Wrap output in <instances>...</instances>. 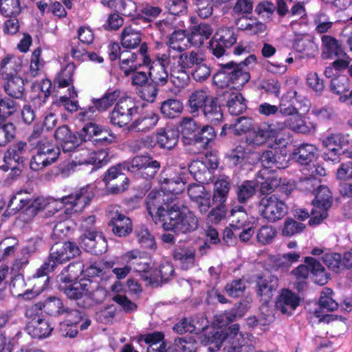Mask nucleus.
<instances>
[{
	"mask_svg": "<svg viewBox=\"0 0 352 352\" xmlns=\"http://www.w3.org/2000/svg\"><path fill=\"white\" fill-rule=\"evenodd\" d=\"M186 175V166L162 171L159 179L162 190H151L145 199L146 210L153 220H164L166 217L169 220H194V212L176 197L184 190Z\"/></svg>",
	"mask_w": 352,
	"mask_h": 352,
	"instance_id": "f257e3e1",
	"label": "nucleus"
},
{
	"mask_svg": "<svg viewBox=\"0 0 352 352\" xmlns=\"http://www.w3.org/2000/svg\"><path fill=\"white\" fill-rule=\"evenodd\" d=\"M242 311H226L214 316L213 327L207 331L201 342L210 345V351L219 350L223 344H225L224 352H243L248 346L240 342L243 340L242 335L239 333V324H234L228 328L226 326L234 321L236 316H242Z\"/></svg>",
	"mask_w": 352,
	"mask_h": 352,
	"instance_id": "f03ea898",
	"label": "nucleus"
},
{
	"mask_svg": "<svg viewBox=\"0 0 352 352\" xmlns=\"http://www.w3.org/2000/svg\"><path fill=\"white\" fill-rule=\"evenodd\" d=\"M94 197V188L90 185L82 186L75 190L67 196L57 201L51 198H45V218L50 217L63 206L64 213L71 217L79 213L90 204Z\"/></svg>",
	"mask_w": 352,
	"mask_h": 352,
	"instance_id": "7ed1b4c3",
	"label": "nucleus"
},
{
	"mask_svg": "<svg viewBox=\"0 0 352 352\" xmlns=\"http://www.w3.org/2000/svg\"><path fill=\"white\" fill-rule=\"evenodd\" d=\"M187 108L191 114L201 111L205 119L212 124L223 121V115L219 98L210 95L207 89H197L189 96Z\"/></svg>",
	"mask_w": 352,
	"mask_h": 352,
	"instance_id": "20e7f679",
	"label": "nucleus"
},
{
	"mask_svg": "<svg viewBox=\"0 0 352 352\" xmlns=\"http://www.w3.org/2000/svg\"><path fill=\"white\" fill-rule=\"evenodd\" d=\"M219 67L212 77L214 84L218 87L240 89L250 79V73L240 69V65L234 61L220 64Z\"/></svg>",
	"mask_w": 352,
	"mask_h": 352,
	"instance_id": "39448f33",
	"label": "nucleus"
},
{
	"mask_svg": "<svg viewBox=\"0 0 352 352\" xmlns=\"http://www.w3.org/2000/svg\"><path fill=\"white\" fill-rule=\"evenodd\" d=\"M140 102L135 98H120L109 113L110 123L120 128L131 123L133 117L138 113Z\"/></svg>",
	"mask_w": 352,
	"mask_h": 352,
	"instance_id": "423d86ee",
	"label": "nucleus"
},
{
	"mask_svg": "<svg viewBox=\"0 0 352 352\" xmlns=\"http://www.w3.org/2000/svg\"><path fill=\"white\" fill-rule=\"evenodd\" d=\"M71 152H72L71 155L72 161L69 166L72 169L78 165H91L92 172L107 165L109 161V153L104 149L90 152L87 148L76 147Z\"/></svg>",
	"mask_w": 352,
	"mask_h": 352,
	"instance_id": "0eeeda50",
	"label": "nucleus"
},
{
	"mask_svg": "<svg viewBox=\"0 0 352 352\" xmlns=\"http://www.w3.org/2000/svg\"><path fill=\"white\" fill-rule=\"evenodd\" d=\"M230 186V178L227 176H221L214 182L212 203L215 207L208 214L209 220H222L225 217V202L227 200Z\"/></svg>",
	"mask_w": 352,
	"mask_h": 352,
	"instance_id": "6e6552de",
	"label": "nucleus"
},
{
	"mask_svg": "<svg viewBox=\"0 0 352 352\" xmlns=\"http://www.w3.org/2000/svg\"><path fill=\"white\" fill-rule=\"evenodd\" d=\"M118 163L109 167L104 173L102 181L105 186L107 195H119L129 187V179L122 173L124 167Z\"/></svg>",
	"mask_w": 352,
	"mask_h": 352,
	"instance_id": "1a4fd4ad",
	"label": "nucleus"
},
{
	"mask_svg": "<svg viewBox=\"0 0 352 352\" xmlns=\"http://www.w3.org/2000/svg\"><path fill=\"white\" fill-rule=\"evenodd\" d=\"M258 212L266 220H281L287 212V206L272 195L261 200Z\"/></svg>",
	"mask_w": 352,
	"mask_h": 352,
	"instance_id": "9d476101",
	"label": "nucleus"
},
{
	"mask_svg": "<svg viewBox=\"0 0 352 352\" xmlns=\"http://www.w3.org/2000/svg\"><path fill=\"white\" fill-rule=\"evenodd\" d=\"M276 133V130L272 124L263 122L252 128H247L245 140L250 146H258L275 137Z\"/></svg>",
	"mask_w": 352,
	"mask_h": 352,
	"instance_id": "9b49d317",
	"label": "nucleus"
},
{
	"mask_svg": "<svg viewBox=\"0 0 352 352\" xmlns=\"http://www.w3.org/2000/svg\"><path fill=\"white\" fill-rule=\"evenodd\" d=\"M25 142H19L12 148H9L3 157L5 164L1 165L0 168L4 171L11 169L12 173L16 175H19L21 174V170L17 168V165L23 162V155L25 151Z\"/></svg>",
	"mask_w": 352,
	"mask_h": 352,
	"instance_id": "f8f14e48",
	"label": "nucleus"
},
{
	"mask_svg": "<svg viewBox=\"0 0 352 352\" xmlns=\"http://www.w3.org/2000/svg\"><path fill=\"white\" fill-rule=\"evenodd\" d=\"M321 57L323 59H333L346 56L342 42L336 37L324 34L321 36Z\"/></svg>",
	"mask_w": 352,
	"mask_h": 352,
	"instance_id": "ddd939ff",
	"label": "nucleus"
},
{
	"mask_svg": "<svg viewBox=\"0 0 352 352\" xmlns=\"http://www.w3.org/2000/svg\"><path fill=\"white\" fill-rule=\"evenodd\" d=\"M160 120V116L153 110H146L140 113L131 122L129 129L136 131L147 132L155 127Z\"/></svg>",
	"mask_w": 352,
	"mask_h": 352,
	"instance_id": "4468645a",
	"label": "nucleus"
},
{
	"mask_svg": "<svg viewBox=\"0 0 352 352\" xmlns=\"http://www.w3.org/2000/svg\"><path fill=\"white\" fill-rule=\"evenodd\" d=\"M80 249L72 242L56 243L50 250V258L54 263H63L78 255Z\"/></svg>",
	"mask_w": 352,
	"mask_h": 352,
	"instance_id": "2eb2a0df",
	"label": "nucleus"
},
{
	"mask_svg": "<svg viewBox=\"0 0 352 352\" xmlns=\"http://www.w3.org/2000/svg\"><path fill=\"white\" fill-rule=\"evenodd\" d=\"M332 290L329 288L325 287L321 292L319 305L320 310H316L315 311V315L317 318H320V322H324L327 323L330 322L331 321H333L335 319V316L333 314H324L322 315V311H332L336 310L338 305V303L331 298Z\"/></svg>",
	"mask_w": 352,
	"mask_h": 352,
	"instance_id": "dca6fc26",
	"label": "nucleus"
},
{
	"mask_svg": "<svg viewBox=\"0 0 352 352\" xmlns=\"http://www.w3.org/2000/svg\"><path fill=\"white\" fill-rule=\"evenodd\" d=\"M155 135L157 138V145L160 148L172 150L178 144L179 132L177 129L166 125L159 128Z\"/></svg>",
	"mask_w": 352,
	"mask_h": 352,
	"instance_id": "f3484780",
	"label": "nucleus"
},
{
	"mask_svg": "<svg viewBox=\"0 0 352 352\" xmlns=\"http://www.w3.org/2000/svg\"><path fill=\"white\" fill-rule=\"evenodd\" d=\"M54 137L57 144L61 145L63 151L71 152L78 147L76 134L72 133L70 129L67 125L59 126L54 132Z\"/></svg>",
	"mask_w": 352,
	"mask_h": 352,
	"instance_id": "a211bd4d",
	"label": "nucleus"
},
{
	"mask_svg": "<svg viewBox=\"0 0 352 352\" xmlns=\"http://www.w3.org/2000/svg\"><path fill=\"white\" fill-rule=\"evenodd\" d=\"M299 305V298L289 289H283L276 302V308L283 314H292Z\"/></svg>",
	"mask_w": 352,
	"mask_h": 352,
	"instance_id": "6ab92c4d",
	"label": "nucleus"
},
{
	"mask_svg": "<svg viewBox=\"0 0 352 352\" xmlns=\"http://www.w3.org/2000/svg\"><path fill=\"white\" fill-rule=\"evenodd\" d=\"M294 48L301 54L302 58H314L318 54V47L315 43L313 37L309 35H304L295 40Z\"/></svg>",
	"mask_w": 352,
	"mask_h": 352,
	"instance_id": "aec40b11",
	"label": "nucleus"
},
{
	"mask_svg": "<svg viewBox=\"0 0 352 352\" xmlns=\"http://www.w3.org/2000/svg\"><path fill=\"white\" fill-rule=\"evenodd\" d=\"M120 45L127 52L140 47L142 42V34L140 31H137L131 26H126L120 35Z\"/></svg>",
	"mask_w": 352,
	"mask_h": 352,
	"instance_id": "412c9836",
	"label": "nucleus"
},
{
	"mask_svg": "<svg viewBox=\"0 0 352 352\" xmlns=\"http://www.w3.org/2000/svg\"><path fill=\"white\" fill-rule=\"evenodd\" d=\"M216 138V132L214 127L211 125H204L200 131L194 134L193 138L190 139L188 142L190 144L198 145L199 151L206 149L209 144L214 140Z\"/></svg>",
	"mask_w": 352,
	"mask_h": 352,
	"instance_id": "4be33fe9",
	"label": "nucleus"
},
{
	"mask_svg": "<svg viewBox=\"0 0 352 352\" xmlns=\"http://www.w3.org/2000/svg\"><path fill=\"white\" fill-rule=\"evenodd\" d=\"M316 152L317 148L314 144L303 143L294 150L293 159L301 165H309L316 159Z\"/></svg>",
	"mask_w": 352,
	"mask_h": 352,
	"instance_id": "5701e85b",
	"label": "nucleus"
},
{
	"mask_svg": "<svg viewBox=\"0 0 352 352\" xmlns=\"http://www.w3.org/2000/svg\"><path fill=\"white\" fill-rule=\"evenodd\" d=\"M278 285V278L274 275L259 277L257 280V294L267 302Z\"/></svg>",
	"mask_w": 352,
	"mask_h": 352,
	"instance_id": "b1692460",
	"label": "nucleus"
},
{
	"mask_svg": "<svg viewBox=\"0 0 352 352\" xmlns=\"http://www.w3.org/2000/svg\"><path fill=\"white\" fill-rule=\"evenodd\" d=\"M195 250L189 246H177L173 252V257L179 262L180 267L187 270L192 268L195 261Z\"/></svg>",
	"mask_w": 352,
	"mask_h": 352,
	"instance_id": "393cba45",
	"label": "nucleus"
},
{
	"mask_svg": "<svg viewBox=\"0 0 352 352\" xmlns=\"http://www.w3.org/2000/svg\"><path fill=\"white\" fill-rule=\"evenodd\" d=\"M43 307L42 302H38L26 311V315L32 318V322L28 326L30 333H32L33 337L38 338H41L44 335L42 332V329L37 327L43 322Z\"/></svg>",
	"mask_w": 352,
	"mask_h": 352,
	"instance_id": "a878e982",
	"label": "nucleus"
},
{
	"mask_svg": "<svg viewBox=\"0 0 352 352\" xmlns=\"http://www.w3.org/2000/svg\"><path fill=\"white\" fill-rule=\"evenodd\" d=\"M122 258L137 272H146L148 269V257L144 252L133 250L124 254Z\"/></svg>",
	"mask_w": 352,
	"mask_h": 352,
	"instance_id": "bb28decb",
	"label": "nucleus"
},
{
	"mask_svg": "<svg viewBox=\"0 0 352 352\" xmlns=\"http://www.w3.org/2000/svg\"><path fill=\"white\" fill-rule=\"evenodd\" d=\"M87 287L88 288L87 298L86 300H82V307H89L94 303L99 304L104 301L106 298L107 292L98 283L89 280Z\"/></svg>",
	"mask_w": 352,
	"mask_h": 352,
	"instance_id": "cd10ccee",
	"label": "nucleus"
},
{
	"mask_svg": "<svg viewBox=\"0 0 352 352\" xmlns=\"http://www.w3.org/2000/svg\"><path fill=\"white\" fill-rule=\"evenodd\" d=\"M281 158L285 157L280 153L266 150L262 153L260 160L266 168L283 169L287 166L288 161L285 159L281 161Z\"/></svg>",
	"mask_w": 352,
	"mask_h": 352,
	"instance_id": "c85d7f7f",
	"label": "nucleus"
},
{
	"mask_svg": "<svg viewBox=\"0 0 352 352\" xmlns=\"http://www.w3.org/2000/svg\"><path fill=\"white\" fill-rule=\"evenodd\" d=\"M183 109V103L176 98H168L162 102L160 107V113L167 119H174L179 117Z\"/></svg>",
	"mask_w": 352,
	"mask_h": 352,
	"instance_id": "c756f323",
	"label": "nucleus"
},
{
	"mask_svg": "<svg viewBox=\"0 0 352 352\" xmlns=\"http://www.w3.org/2000/svg\"><path fill=\"white\" fill-rule=\"evenodd\" d=\"M187 173L192 175L195 180L199 183L207 182L211 177V172L208 164L200 160H194L189 165Z\"/></svg>",
	"mask_w": 352,
	"mask_h": 352,
	"instance_id": "7c9ffc66",
	"label": "nucleus"
},
{
	"mask_svg": "<svg viewBox=\"0 0 352 352\" xmlns=\"http://www.w3.org/2000/svg\"><path fill=\"white\" fill-rule=\"evenodd\" d=\"M120 89H108L100 98H92L91 102H95L98 108V112L104 111L111 107L120 97Z\"/></svg>",
	"mask_w": 352,
	"mask_h": 352,
	"instance_id": "2f4dec72",
	"label": "nucleus"
},
{
	"mask_svg": "<svg viewBox=\"0 0 352 352\" xmlns=\"http://www.w3.org/2000/svg\"><path fill=\"white\" fill-rule=\"evenodd\" d=\"M21 60L14 56H7L0 64V73L4 78H12L21 69Z\"/></svg>",
	"mask_w": 352,
	"mask_h": 352,
	"instance_id": "473e14b6",
	"label": "nucleus"
},
{
	"mask_svg": "<svg viewBox=\"0 0 352 352\" xmlns=\"http://www.w3.org/2000/svg\"><path fill=\"white\" fill-rule=\"evenodd\" d=\"M74 68V65L72 64L67 65L62 69L53 80V89L65 88L72 85Z\"/></svg>",
	"mask_w": 352,
	"mask_h": 352,
	"instance_id": "72a5a7b5",
	"label": "nucleus"
},
{
	"mask_svg": "<svg viewBox=\"0 0 352 352\" xmlns=\"http://www.w3.org/2000/svg\"><path fill=\"white\" fill-rule=\"evenodd\" d=\"M99 241L105 243L104 239L101 234L91 229L86 230L81 237L82 245L85 246L86 250L95 254L102 253V252L101 250H97L96 248V243Z\"/></svg>",
	"mask_w": 352,
	"mask_h": 352,
	"instance_id": "f704fd0d",
	"label": "nucleus"
},
{
	"mask_svg": "<svg viewBox=\"0 0 352 352\" xmlns=\"http://www.w3.org/2000/svg\"><path fill=\"white\" fill-rule=\"evenodd\" d=\"M89 279H83L80 282L74 283L71 287H68L65 289L67 296L76 300H81L79 305L82 304V300H86L87 294V287Z\"/></svg>",
	"mask_w": 352,
	"mask_h": 352,
	"instance_id": "c9c22d12",
	"label": "nucleus"
},
{
	"mask_svg": "<svg viewBox=\"0 0 352 352\" xmlns=\"http://www.w3.org/2000/svg\"><path fill=\"white\" fill-rule=\"evenodd\" d=\"M138 55L135 52H129L124 53L119 58V67L125 77H129L135 69H138L141 65H138L136 60Z\"/></svg>",
	"mask_w": 352,
	"mask_h": 352,
	"instance_id": "e433bc0d",
	"label": "nucleus"
},
{
	"mask_svg": "<svg viewBox=\"0 0 352 352\" xmlns=\"http://www.w3.org/2000/svg\"><path fill=\"white\" fill-rule=\"evenodd\" d=\"M206 326L204 320H202L200 322L190 318H184L174 326V330L180 334L186 332L198 333L204 330Z\"/></svg>",
	"mask_w": 352,
	"mask_h": 352,
	"instance_id": "4c0bfd02",
	"label": "nucleus"
},
{
	"mask_svg": "<svg viewBox=\"0 0 352 352\" xmlns=\"http://www.w3.org/2000/svg\"><path fill=\"white\" fill-rule=\"evenodd\" d=\"M148 155H136L130 161L122 162L124 170L131 173L135 177L140 178L142 171L145 168L144 166Z\"/></svg>",
	"mask_w": 352,
	"mask_h": 352,
	"instance_id": "58836bf2",
	"label": "nucleus"
},
{
	"mask_svg": "<svg viewBox=\"0 0 352 352\" xmlns=\"http://www.w3.org/2000/svg\"><path fill=\"white\" fill-rule=\"evenodd\" d=\"M250 153L245 146L237 145L227 154V158L234 166H243L248 162Z\"/></svg>",
	"mask_w": 352,
	"mask_h": 352,
	"instance_id": "ea45409f",
	"label": "nucleus"
},
{
	"mask_svg": "<svg viewBox=\"0 0 352 352\" xmlns=\"http://www.w3.org/2000/svg\"><path fill=\"white\" fill-rule=\"evenodd\" d=\"M229 113L232 116H239L247 109L246 100L241 93H232L227 102Z\"/></svg>",
	"mask_w": 352,
	"mask_h": 352,
	"instance_id": "a19ab883",
	"label": "nucleus"
},
{
	"mask_svg": "<svg viewBox=\"0 0 352 352\" xmlns=\"http://www.w3.org/2000/svg\"><path fill=\"white\" fill-rule=\"evenodd\" d=\"M347 136L340 133H331L322 140V145L327 150L341 151L344 146L348 144Z\"/></svg>",
	"mask_w": 352,
	"mask_h": 352,
	"instance_id": "79ce46f5",
	"label": "nucleus"
},
{
	"mask_svg": "<svg viewBox=\"0 0 352 352\" xmlns=\"http://www.w3.org/2000/svg\"><path fill=\"white\" fill-rule=\"evenodd\" d=\"M305 263L307 264L309 271L313 274L314 281L320 285L327 283L328 276L324 272V267L320 263L312 257H307Z\"/></svg>",
	"mask_w": 352,
	"mask_h": 352,
	"instance_id": "37998d69",
	"label": "nucleus"
},
{
	"mask_svg": "<svg viewBox=\"0 0 352 352\" xmlns=\"http://www.w3.org/2000/svg\"><path fill=\"white\" fill-rule=\"evenodd\" d=\"M84 272V265L82 263L69 264L58 275V278L63 283H70L76 280Z\"/></svg>",
	"mask_w": 352,
	"mask_h": 352,
	"instance_id": "c03bdc74",
	"label": "nucleus"
},
{
	"mask_svg": "<svg viewBox=\"0 0 352 352\" xmlns=\"http://www.w3.org/2000/svg\"><path fill=\"white\" fill-rule=\"evenodd\" d=\"M258 184L253 180H245L237 186L236 196L239 203H246L256 192Z\"/></svg>",
	"mask_w": 352,
	"mask_h": 352,
	"instance_id": "a18cd8bd",
	"label": "nucleus"
},
{
	"mask_svg": "<svg viewBox=\"0 0 352 352\" xmlns=\"http://www.w3.org/2000/svg\"><path fill=\"white\" fill-rule=\"evenodd\" d=\"M102 131L101 127L96 124V123L93 122H87L79 132L76 133L78 147L83 142L89 141L94 136L100 135Z\"/></svg>",
	"mask_w": 352,
	"mask_h": 352,
	"instance_id": "49530a36",
	"label": "nucleus"
},
{
	"mask_svg": "<svg viewBox=\"0 0 352 352\" xmlns=\"http://www.w3.org/2000/svg\"><path fill=\"white\" fill-rule=\"evenodd\" d=\"M159 86L151 80L139 89H137L136 93L142 100L149 103H153L160 91Z\"/></svg>",
	"mask_w": 352,
	"mask_h": 352,
	"instance_id": "de8ad7c7",
	"label": "nucleus"
},
{
	"mask_svg": "<svg viewBox=\"0 0 352 352\" xmlns=\"http://www.w3.org/2000/svg\"><path fill=\"white\" fill-rule=\"evenodd\" d=\"M197 221H164L162 224L165 230H171L175 234L186 233L197 228Z\"/></svg>",
	"mask_w": 352,
	"mask_h": 352,
	"instance_id": "09e8293b",
	"label": "nucleus"
},
{
	"mask_svg": "<svg viewBox=\"0 0 352 352\" xmlns=\"http://www.w3.org/2000/svg\"><path fill=\"white\" fill-rule=\"evenodd\" d=\"M6 79L7 80V82L4 86V89L7 94L16 98H21L24 91L23 79L19 76Z\"/></svg>",
	"mask_w": 352,
	"mask_h": 352,
	"instance_id": "8fccbe9b",
	"label": "nucleus"
},
{
	"mask_svg": "<svg viewBox=\"0 0 352 352\" xmlns=\"http://www.w3.org/2000/svg\"><path fill=\"white\" fill-rule=\"evenodd\" d=\"M31 200L32 196L30 192L26 190H20L11 198L8 208L16 212L28 206Z\"/></svg>",
	"mask_w": 352,
	"mask_h": 352,
	"instance_id": "3c124183",
	"label": "nucleus"
},
{
	"mask_svg": "<svg viewBox=\"0 0 352 352\" xmlns=\"http://www.w3.org/2000/svg\"><path fill=\"white\" fill-rule=\"evenodd\" d=\"M214 36L228 49L236 43L238 38V35L233 28H221L215 32Z\"/></svg>",
	"mask_w": 352,
	"mask_h": 352,
	"instance_id": "603ef678",
	"label": "nucleus"
},
{
	"mask_svg": "<svg viewBox=\"0 0 352 352\" xmlns=\"http://www.w3.org/2000/svg\"><path fill=\"white\" fill-rule=\"evenodd\" d=\"M161 12L162 9L159 6H152L147 4L135 15L133 20H136V23H138V21H142L146 23H150L156 19Z\"/></svg>",
	"mask_w": 352,
	"mask_h": 352,
	"instance_id": "864d4df0",
	"label": "nucleus"
},
{
	"mask_svg": "<svg viewBox=\"0 0 352 352\" xmlns=\"http://www.w3.org/2000/svg\"><path fill=\"white\" fill-rule=\"evenodd\" d=\"M349 78L344 75H340L331 79L329 89L331 93L342 96L349 91Z\"/></svg>",
	"mask_w": 352,
	"mask_h": 352,
	"instance_id": "5fc2aeb1",
	"label": "nucleus"
},
{
	"mask_svg": "<svg viewBox=\"0 0 352 352\" xmlns=\"http://www.w3.org/2000/svg\"><path fill=\"white\" fill-rule=\"evenodd\" d=\"M203 58L195 51L186 52L185 51L179 56L178 66L183 69H188L195 66L199 61H203Z\"/></svg>",
	"mask_w": 352,
	"mask_h": 352,
	"instance_id": "6e6d98bb",
	"label": "nucleus"
},
{
	"mask_svg": "<svg viewBox=\"0 0 352 352\" xmlns=\"http://www.w3.org/2000/svg\"><path fill=\"white\" fill-rule=\"evenodd\" d=\"M312 201L324 206H332L333 203V196L330 188L325 185L318 186Z\"/></svg>",
	"mask_w": 352,
	"mask_h": 352,
	"instance_id": "4d7b16f0",
	"label": "nucleus"
},
{
	"mask_svg": "<svg viewBox=\"0 0 352 352\" xmlns=\"http://www.w3.org/2000/svg\"><path fill=\"white\" fill-rule=\"evenodd\" d=\"M278 107V112L284 116L285 118H293L294 120H296V122H298V124L302 126H307L305 122L300 118L298 109L294 104H287L284 103L282 100Z\"/></svg>",
	"mask_w": 352,
	"mask_h": 352,
	"instance_id": "13d9d810",
	"label": "nucleus"
},
{
	"mask_svg": "<svg viewBox=\"0 0 352 352\" xmlns=\"http://www.w3.org/2000/svg\"><path fill=\"white\" fill-rule=\"evenodd\" d=\"M166 68L159 65L150 67L148 72L150 79L161 87L166 85L169 79Z\"/></svg>",
	"mask_w": 352,
	"mask_h": 352,
	"instance_id": "bf43d9fd",
	"label": "nucleus"
},
{
	"mask_svg": "<svg viewBox=\"0 0 352 352\" xmlns=\"http://www.w3.org/2000/svg\"><path fill=\"white\" fill-rule=\"evenodd\" d=\"M170 77L173 83L178 88H184L187 86L190 80L186 70L176 65L170 67Z\"/></svg>",
	"mask_w": 352,
	"mask_h": 352,
	"instance_id": "052dcab7",
	"label": "nucleus"
},
{
	"mask_svg": "<svg viewBox=\"0 0 352 352\" xmlns=\"http://www.w3.org/2000/svg\"><path fill=\"white\" fill-rule=\"evenodd\" d=\"M192 2L200 18L208 19L212 14L214 0H192Z\"/></svg>",
	"mask_w": 352,
	"mask_h": 352,
	"instance_id": "680f3d73",
	"label": "nucleus"
},
{
	"mask_svg": "<svg viewBox=\"0 0 352 352\" xmlns=\"http://www.w3.org/2000/svg\"><path fill=\"white\" fill-rule=\"evenodd\" d=\"M311 114L321 123L333 120L336 117L333 108L330 107H314L311 109Z\"/></svg>",
	"mask_w": 352,
	"mask_h": 352,
	"instance_id": "e2e57ef3",
	"label": "nucleus"
},
{
	"mask_svg": "<svg viewBox=\"0 0 352 352\" xmlns=\"http://www.w3.org/2000/svg\"><path fill=\"white\" fill-rule=\"evenodd\" d=\"M0 10L6 16H12L21 12L19 0H0Z\"/></svg>",
	"mask_w": 352,
	"mask_h": 352,
	"instance_id": "0e129e2a",
	"label": "nucleus"
},
{
	"mask_svg": "<svg viewBox=\"0 0 352 352\" xmlns=\"http://www.w3.org/2000/svg\"><path fill=\"white\" fill-rule=\"evenodd\" d=\"M148 160L145 164V168L142 171L140 178L149 180L153 178L159 171L161 164L160 162L154 160L152 157L148 156Z\"/></svg>",
	"mask_w": 352,
	"mask_h": 352,
	"instance_id": "69168bd1",
	"label": "nucleus"
},
{
	"mask_svg": "<svg viewBox=\"0 0 352 352\" xmlns=\"http://www.w3.org/2000/svg\"><path fill=\"white\" fill-rule=\"evenodd\" d=\"M117 12H120L121 14L126 16H131L133 21L137 12V5L136 3L133 0H120L117 9H115Z\"/></svg>",
	"mask_w": 352,
	"mask_h": 352,
	"instance_id": "338daca9",
	"label": "nucleus"
},
{
	"mask_svg": "<svg viewBox=\"0 0 352 352\" xmlns=\"http://www.w3.org/2000/svg\"><path fill=\"white\" fill-rule=\"evenodd\" d=\"M109 227L118 236H125L132 232L131 221H110Z\"/></svg>",
	"mask_w": 352,
	"mask_h": 352,
	"instance_id": "774afa93",
	"label": "nucleus"
}]
</instances>
